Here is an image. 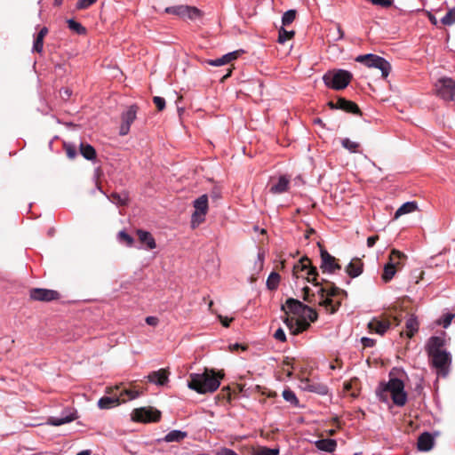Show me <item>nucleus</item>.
I'll return each instance as SVG.
<instances>
[{"label": "nucleus", "instance_id": "1", "mask_svg": "<svg viewBox=\"0 0 455 455\" xmlns=\"http://www.w3.org/2000/svg\"><path fill=\"white\" fill-rule=\"evenodd\" d=\"M306 271L307 281L311 283L315 287L323 286L328 288V297H347V293L345 290L335 285L334 283L323 278L318 281V271L315 267L311 263V260L307 256L302 257L298 263L293 266L292 274L295 277H299V273Z\"/></svg>", "mask_w": 455, "mask_h": 455}, {"label": "nucleus", "instance_id": "2", "mask_svg": "<svg viewBox=\"0 0 455 455\" xmlns=\"http://www.w3.org/2000/svg\"><path fill=\"white\" fill-rule=\"evenodd\" d=\"M223 378V372L205 369L203 373H190L188 386L199 394L213 393L219 388Z\"/></svg>", "mask_w": 455, "mask_h": 455}, {"label": "nucleus", "instance_id": "3", "mask_svg": "<svg viewBox=\"0 0 455 455\" xmlns=\"http://www.w3.org/2000/svg\"><path fill=\"white\" fill-rule=\"evenodd\" d=\"M387 394L390 395L393 403L399 407L405 405L407 402V394L404 391V383L398 378L393 377V373L389 374V380L379 385L378 395L382 401H387Z\"/></svg>", "mask_w": 455, "mask_h": 455}, {"label": "nucleus", "instance_id": "4", "mask_svg": "<svg viewBox=\"0 0 455 455\" xmlns=\"http://www.w3.org/2000/svg\"><path fill=\"white\" fill-rule=\"evenodd\" d=\"M123 384L116 385L115 387H107L106 393L112 395V396H103L98 402V406L101 410L110 409L118 406L122 403H125L129 400H133L140 395V392L124 388L120 391L117 395L116 391L120 390Z\"/></svg>", "mask_w": 455, "mask_h": 455}, {"label": "nucleus", "instance_id": "5", "mask_svg": "<svg viewBox=\"0 0 455 455\" xmlns=\"http://www.w3.org/2000/svg\"><path fill=\"white\" fill-rule=\"evenodd\" d=\"M352 76V74L347 70L333 69L326 72L323 80L326 86L334 90H342L349 84Z\"/></svg>", "mask_w": 455, "mask_h": 455}, {"label": "nucleus", "instance_id": "6", "mask_svg": "<svg viewBox=\"0 0 455 455\" xmlns=\"http://www.w3.org/2000/svg\"><path fill=\"white\" fill-rule=\"evenodd\" d=\"M407 256L396 249H392L388 257V262L384 266L381 275L385 283L390 282L396 272L403 267V260Z\"/></svg>", "mask_w": 455, "mask_h": 455}, {"label": "nucleus", "instance_id": "7", "mask_svg": "<svg viewBox=\"0 0 455 455\" xmlns=\"http://www.w3.org/2000/svg\"><path fill=\"white\" fill-rule=\"evenodd\" d=\"M355 61L362 63L368 68L379 69L384 78L388 76L391 70V65L387 60L372 53L358 55L355 58Z\"/></svg>", "mask_w": 455, "mask_h": 455}, {"label": "nucleus", "instance_id": "8", "mask_svg": "<svg viewBox=\"0 0 455 455\" xmlns=\"http://www.w3.org/2000/svg\"><path fill=\"white\" fill-rule=\"evenodd\" d=\"M161 417V411L153 407L136 408L132 412V419L136 422H159Z\"/></svg>", "mask_w": 455, "mask_h": 455}, {"label": "nucleus", "instance_id": "9", "mask_svg": "<svg viewBox=\"0 0 455 455\" xmlns=\"http://www.w3.org/2000/svg\"><path fill=\"white\" fill-rule=\"evenodd\" d=\"M432 365L437 370L439 374L446 376L451 362V355L446 351L436 352L429 355Z\"/></svg>", "mask_w": 455, "mask_h": 455}, {"label": "nucleus", "instance_id": "10", "mask_svg": "<svg viewBox=\"0 0 455 455\" xmlns=\"http://www.w3.org/2000/svg\"><path fill=\"white\" fill-rule=\"evenodd\" d=\"M29 298L35 301L50 302L60 299V294L55 290L32 288L29 291Z\"/></svg>", "mask_w": 455, "mask_h": 455}, {"label": "nucleus", "instance_id": "11", "mask_svg": "<svg viewBox=\"0 0 455 455\" xmlns=\"http://www.w3.org/2000/svg\"><path fill=\"white\" fill-rule=\"evenodd\" d=\"M437 94L444 100H451L455 97V81L451 78H442L435 84Z\"/></svg>", "mask_w": 455, "mask_h": 455}, {"label": "nucleus", "instance_id": "12", "mask_svg": "<svg viewBox=\"0 0 455 455\" xmlns=\"http://www.w3.org/2000/svg\"><path fill=\"white\" fill-rule=\"evenodd\" d=\"M320 247V256H321V266L320 269L323 273H334L335 270H339L341 266L337 262L335 257L331 255L323 247L318 243Z\"/></svg>", "mask_w": 455, "mask_h": 455}, {"label": "nucleus", "instance_id": "13", "mask_svg": "<svg viewBox=\"0 0 455 455\" xmlns=\"http://www.w3.org/2000/svg\"><path fill=\"white\" fill-rule=\"evenodd\" d=\"M328 106L331 110H340L350 114H362L358 106L344 98H337L330 100Z\"/></svg>", "mask_w": 455, "mask_h": 455}, {"label": "nucleus", "instance_id": "14", "mask_svg": "<svg viewBox=\"0 0 455 455\" xmlns=\"http://www.w3.org/2000/svg\"><path fill=\"white\" fill-rule=\"evenodd\" d=\"M164 12L177 15L180 18H188L189 20H196L200 16V11L196 7H190L188 5H177L166 7Z\"/></svg>", "mask_w": 455, "mask_h": 455}, {"label": "nucleus", "instance_id": "15", "mask_svg": "<svg viewBox=\"0 0 455 455\" xmlns=\"http://www.w3.org/2000/svg\"><path fill=\"white\" fill-rule=\"evenodd\" d=\"M195 212L192 215V222L202 223L204 220V215L208 211V196L207 195H203L199 196L194 202Z\"/></svg>", "mask_w": 455, "mask_h": 455}, {"label": "nucleus", "instance_id": "16", "mask_svg": "<svg viewBox=\"0 0 455 455\" xmlns=\"http://www.w3.org/2000/svg\"><path fill=\"white\" fill-rule=\"evenodd\" d=\"M391 321L385 317H375L368 323V329L370 332H374L379 335H383L390 327Z\"/></svg>", "mask_w": 455, "mask_h": 455}, {"label": "nucleus", "instance_id": "17", "mask_svg": "<svg viewBox=\"0 0 455 455\" xmlns=\"http://www.w3.org/2000/svg\"><path fill=\"white\" fill-rule=\"evenodd\" d=\"M286 308H288L289 312L295 315H299V317L300 315H305L306 305L296 299L289 298L286 300L285 305H282L281 310L284 311L285 314L288 313Z\"/></svg>", "mask_w": 455, "mask_h": 455}, {"label": "nucleus", "instance_id": "18", "mask_svg": "<svg viewBox=\"0 0 455 455\" xmlns=\"http://www.w3.org/2000/svg\"><path fill=\"white\" fill-rule=\"evenodd\" d=\"M290 179L285 176H280L276 180H271L269 192L274 195L287 192L290 188Z\"/></svg>", "mask_w": 455, "mask_h": 455}, {"label": "nucleus", "instance_id": "19", "mask_svg": "<svg viewBox=\"0 0 455 455\" xmlns=\"http://www.w3.org/2000/svg\"><path fill=\"white\" fill-rule=\"evenodd\" d=\"M300 387L305 391L313 392L319 395H326L328 392V387L325 385L312 382L309 379H301Z\"/></svg>", "mask_w": 455, "mask_h": 455}, {"label": "nucleus", "instance_id": "20", "mask_svg": "<svg viewBox=\"0 0 455 455\" xmlns=\"http://www.w3.org/2000/svg\"><path fill=\"white\" fill-rule=\"evenodd\" d=\"M169 371L166 369H160L158 371H152L148 376L147 377L148 381L164 386L165 385L169 380Z\"/></svg>", "mask_w": 455, "mask_h": 455}, {"label": "nucleus", "instance_id": "21", "mask_svg": "<svg viewBox=\"0 0 455 455\" xmlns=\"http://www.w3.org/2000/svg\"><path fill=\"white\" fill-rule=\"evenodd\" d=\"M363 270V263L359 258H354L346 267V272L351 278L359 276Z\"/></svg>", "mask_w": 455, "mask_h": 455}, {"label": "nucleus", "instance_id": "22", "mask_svg": "<svg viewBox=\"0 0 455 455\" xmlns=\"http://www.w3.org/2000/svg\"><path fill=\"white\" fill-rule=\"evenodd\" d=\"M434 445V437L428 432L421 434L418 438L417 446L421 451H428Z\"/></svg>", "mask_w": 455, "mask_h": 455}, {"label": "nucleus", "instance_id": "23", "mask_svg": "<svg viewBox=\"0 0 455 455\" xmlns=\"http://www.w3.org/2000/svg\"><path fill=\"white\" fill-rule=\"evenodd\" d=\"M137 235H138L139 241L142 244H145L146 248L148 250H153V249H155L156 247V243L155 238L153 237L151 233H149L148 231H145V230H142V229H138L137 230Z\"/></svg>", "mask_w": 455, "mask_h": 455}, {"label": "nucleus", "instance_id": "24", "mask_svg": "<svg viewBox=\"0 0 455 455\" xmlns=\"http://www.w3.org/2000/svg\"><path fill=\"white\" fill-rule=\"evenodd\" d=\"M335 297H325L320 299L318 305L324 307L331 314H334L341 306L340 300H334Z\"/></svg>", "mask_w": 455, "mask_h": 455}, {"label": "nucleus", "instance_id": "25", "mask_svg": "<svg viewBox=\"0 0 455 455\" xmlns=\"http://www.w3.org/2000/svg\"><path fill=\"white\" fill-rule=\"evenodd\" d=\"M315 447L318 450L333 452L337 447V442L334 439H320L315 442Z\"/></svg>", "mask_w": 455, "mask_h": 455}, {"label": "nucleus", "instance_id": "26", "mask_svg": "<svg viewBox=\"0 0 455 455\" xmlns=\"http://www.w3.org/2000/svg\"><path fill=\"white\" fill-rule=\"evenodd\" d=\"M136 116H123L122 121L119 126V135L125 136L129 133L130 127L133 124Z\"/></svg>", "mask_w": 455, "mask_h": 455}, {"label": "nucleus", "instance_id": "27", "mask_svg": "<svg viewBox=\"0 0 455 455\" xmlns=\"http://www.w3.org/2000/svg\"><path fill=\"white\" fill-rule=\"evenodd\" d=\"M188 436V433L180 430H172L164 437L166 443H180Z\"/></svg>", "mask_w": 455, "mask_h": 455}, {"label": "nucleus", "instance_id": "28", "mask_svg": "<svg viewBox=\"0 0 455 455\" xmlns=\"http://www.w3.org/2000/svg\"><path fill=\"white\" fill-rule=\"evenodd\" d=\"M405 326H406V336L408 338H412L414 336V334L418 331V329H419V323L416 319V317H414L412 315L409 316V318L406 320V323H405Z\"/></svg>", "mask_w": 455, "mask_h": 455}, {"label": "nucleus", "instance_id": "29", "mask_svg": "<svg viewBox=\"0 0 455 455\" xmlns=\"http://www.w3.org/2000/svg\"><path fill=\"white\" fill-rule=\"evenodd\" d=\"M418 208L416 202H407L397 209L395 213V219H398L400 216L407 213L413 212Z\"/></svg>", "mask_w": 455, "mask_h": 455}, {"label": "nucleus", "instance_id": "30", "mask_svg": "<svg viewBox=\"0 0 455 455\" xmlns=\"http://www.w3.org/2000/svg\"><path fill=\"white\" fill-rule=\"evenodd\" d=\"M443 346V340L440 337H432L428 343V355H433L436 352H442L441 349Z\"/></svg>", "mask_w": 455, "mask_h": 455}, {"label": "nucleus", "instance_id": "31", "mask_svg": "<svg viewBox=\"0 0 455 455\" xmlns=\"http://www.w3.org/2000/svg\"><path fill=\"white\" fill-rule=\"evenodd\" d=\"M80 153L87 160H93L96 158V150L90 144H80Z\"/></svg>", "mask_w": 455, "mask_h": 455}, {"label": "nucleus", "instance_id": "32", "mask_svg": "<svg viewBox=\"0 0 455 455\" xmlns=\"http://www.w3.org/2000/svg\"><path fill=\"white\" fill-rule=\"evenodd\" d=\"M76 417L73 414H68L66 416H62L60 418L51 417L48 419V422L52 426H60L74 420Z\"/></svg>", "mask_w": 455, "mask_h": 455}, {"label": "nucleus", "instance_id": "33", "mask_svg": "<svg viewBox=\"0 0 455 455\" xmlns=\"http://www.w3.org/2000/svg\"><path fill=\"white\" fill-rule=\"evenodd\" d=\"M295 323H296L295 329H294V331H292L293 335H298V334L303 332L304 331H307L310 326V323L306 319H303L302 317L296 319Z\"/></svg>", "mask_w": 455, "mask_h": 455}, {"label": "nucleus", "instance_id": "34", "mask_svg": "<svg viewBox=\"0 0 455 455\" xmlns=\"http://www.w3.org/2000/svg\"><path fill=\"white\" fill-rule=\"evenodd\" d=\"M251 455H279V449L259 446L252 451Z\"/></svg>", "mask_w": 455, "mask_h": 455}, {"label": "nucleus", "instance_id": "35", "mask_svg": "<svg viewBox=\"0 0 455 455\" xmlns=\"http://www.w3.org/2000/svg\"><path fill=\"white\" fill-rule=\"evenodd\" d=\"M280 282V275L276 272H272L267 280V286L269 290L274 291L277 288Z\"/></svg>", "mask_w": 455, "mask_h": 455}, {"label": "nucleus", "instance_id": "36", "mask_svg": "<svg viewBox=\"0 0 455 455\" xmlns=\"http://www.w3.org/2000/svg\"><path fill=\"white\" fill-rule=\"evenodd\" d=\"M341 145L351 153H357L360 148V144L358 142L352 141L347 138L341 140Z\"/></svg>", "mask_w": 455, "mask_h": 455}, {"label": "nucleus", "instance_id": "37", "mask_svg": "<svg viewBox=\"0 0 455 455\" xmlns=\"http://www.w3.org/2000/svg\"><path fill=\"white\" fill-rule=\"evenodd\" d=\"M283 397L285 401L291 403L292 405L294 406H298L299 405V400L295 395V393L293 391H291V389H284L283 391Z\"/></svg>", "mask_w": 455, "mask_h": 455}, {"label": "nucleus", "instance_id": "38", "mask_svg": "<svg viewBox=\"0 0 455 455\" xmlns=\"http://www.w3.org/2000/svg\"><path fill=\"white\" fill-rule=\"evenodd\" d=\"M443 25L451 26L455 23V7L450 9L446 14L441 19Z\"/></svg>", "mask_w": 455, "mask_h": 455}, {"label": "nucleus", "instance_id": "39", "mask_svg": "<svg viewBox=\"0 0 455 455\" xmlns=\"http://www.w3.org/2000/svg\"><path fill=\"white\" fill-rule=\"evenodd\" d=\"M300 317L306 320L308 319L310 322L314 323L317 320L318 314L314 308L306 305L305 315H300Z\"/></svg>", "mask_w": 455, "mask_h": 455}, {"label": "nucleus", "instance_id": "40", "mask_svg": "<svg viewBox=\"0 0 455 455\" xmlns=\"http://www.w3.org/2000/svg\"><path fill=\"white\" fill-rule=\"evenodd\" d=\"M294 35V31L292 30H286L283 28H282L279 30V36H278V43L284 44L286 41L290 40Z\"/></svg>", "mask_w": 455, "mask_h": 455}, {"label": "nucleus", "instance_id": "41", "mask_svg": "<svg viewBox=\"0 0 455 455\" xmlns=\"http://www.w3.org/2000/svg\"><path fill=\"white\" fill-rule=\"evenodd\" d=\"M68 28L76 32L77 34L79 35H83L85 33V28L79 23V22H76V20L70 19V20H68Z\"/></svg>", "mask_w": 455, "mask_h": 455}, {"label": "nucleus", "instance_id": "42", "mask_svg": "<svg viewBox=\"0 0 455 455\" xmlns=\"http://www.w3.org/2000/svg\"><path fill=\"white\" fill-rule=\"evenodd\" d=\"M303 292V299L307 301V303H315V294L312 292L311 289L307 286H305L302 289Z\"/></svg>", "mask_w": 455, "mask_h": 455}, {"label": "nucleus", "instance_id": "43", "mask_svg": "<svg viewBox=\"0 0 455 455\" xmlns=\"http://www.w3.org/2000/svg\"><path fill=\"white\" fill-rule=\"evenodd\" d=\"M296 17V12L294 10H289L285 12L282 17V22L283 26L291 24Z\"/></svg>", "mask_w": 455, "mask_h": 455}, {"label": "nucleus", "instance_id": "44", "mask_svg": "<svg viewBox=\"0 0 455 455\" xmlns=\"http://www.w3.org/2000/svg\"><path fill=\"white\" fill-rule=\"evenodd\" d=\"M359 380L357 378H354L349 381L344 382V389L347 392H352V395L355 396V394L353 392L355 388H356Z\"/></svg>", "mask_w": 455, "mask_h": 455}, {"label": "nucleus", "instance_id": "45", "mask_svg": "<svg viewBox=\"0 0 455 455\" xmlns=\"http://www.w3.org/2000/svg\"><path fill=\"white\" fill-rule=\"evenodd\" d=\"M118 238L121 242L125 243L128 246H132L134 243V239L125 231H120L118 233Z\"/></svg>", "mask_w": 455, "mask_h": 455}, {"label": "nucleus", "instance_id": "46", "mask_svg": "<svg viewBox=\"0 0 455 455\" xmlns=\"http://www.w3.org/2000/svg\"><path fill=\"white\" fill-rule=\"evenodd\" d=\"M110 197H111L112 202L116 204L125 205L127 204V198L122 197L121 195H119L117 193H112Z\"/></svg>", "mask_w": 455, "mask_h": 455}, {"label": "nucleus", "instance_id": "47", "mask_svg": "<svg viewBox=\"0 0 455 455\" xmlns=\"http://www.w3.org/2000/svg\"><path fill=\"white\" fill-rule=\"evenodd\" d=\"M96 2L97 0H78L76 6V9L83 10L88 8Z\"/></svg>", "mask_w": 455, "mask_h": 455}, {"label": "nucleus", "instance_id": "48", "mask_svg": "<svg viewBox=\"0 0 455 455\" xmlns=\"http://www.w3.org/2000/svg\"><path fill=\"white\" fill-rule=\"evenodd\" d=\"M228 63H229V62L228 61L227 59H225V55H223L220 58H218V59H215V60H212L209 61L210 65L215 66V67L223 66V65L228 64Z\"/></svg>", "mask_w": 455, "mask_h": 455}, {"label": "nucleus", "instance_id": "49", "mask_svg": "<svg viewBox=\"0 0 455 455\" xmlns=\"http://www.w3.org/2000/svg\"><path fill=\"white\" fill-rule=\"evenodd\" d=\"M154 103L156 104L158 111H163L165 107V100L162 97L156 96L153 100Z\"/></svg>", "mask_w": 455, "mask_h": 455}, {"label": "nucleus", "instance_id": "50", "mask_svg": "<svg viewBox=\"0 0 455 455\" xmlns=\"http://www.w3.org/2000/svg\"><path fill=\"white\" fill-rule=\"evenodd\" d=\"M64 148L66 149V153H67V156L70 158V159H73L76 157V148L72 145H68V144H64Z\"/></svg>", "mask_w": 455, "mask_h": 455}, {"label": "nucleus", "instance_id": "51", "mask_svg": "<svg viewBox=\"0 0 455 455\" xmlns=\"http://www.w3.org/2000/svg\"><path fill=\"white\" fill-rule=\"evenodd\" d=\"M43 46H44V39L36 37V39L34 41L33 51L36 52H41L43 51Z\"/></svg>", "mask_w": 455, "mask_h": 455}, {"label": "nucleus", "instance_id": "52", "mask_svg": "<svg viewBox=\"0 0 455 455\" xmlns=\"http://www.w3.org/2000/svg\"><path fill=\"white\" fill-rule=\"evenodd\" d=\"M284 323L286 324V326L289 328V330L291 331V332L292 333V331H294L295 329V322H296V319L294 317H289V316H286L283 320Z\"/></svg>", "mask_w": 455, "mask_h": 455}, {"label": "nucleus", "instance_id": "53", "mask_svg": "<svg viewBox=\"0 0 455 455\" xmlns=\"http://www.w3.org/2000/svg\"><path fill=\"white\" fill-rule=\"evenodd\" d=\"M274 338L279 341L284 342L286 341V336L282 328H278L274 333Z\"/></svg>", "mask_w": 455, "mask_h": 455}, {"label": "nucleus", "instance_id": "54", "mask_svg": "<svg viewBox=\"0 0 455 455\" xmlns=\"http://www.w3.org/2000/svg\"><path fill=\"white\" fill-rule=\"evenodd\" d=\"M218 318L220 319L221 324L224 326V327H228L230 325V323L233 322L234 318L233 317H227V316H223L221 315H218Z\"/></svg>", "mask_w": 455, "mask_h": 455}, {"label": "nucleus", "instance_id": "55", "mask_svg": "<svg viewBox=\"0 0 455 455\" xmlns=\"http://www.w3.org/2000/svg\"><path fill=\"white\" fill-rule=\"evenodd\" d=\"M361 342L364 347H372L375 345V340L367 337H363Z\"/></svg>", "mask_w": 455, "mask_h": 455}, {"label": "nucleus", "instance_id": "56", "mask_svg": "<svg viewBox=\"0 0 455 455\" xmlns=\"http://www.w3.org/2000/svg\"><path fill=\"white\" fill-rule=\"evenodd\" d=\"M241 54V51H234L225 54V59L228 60V62L235 60Z\"/></svg>", "mask_w": 455, "mask_h": 455}, {"label": "nucleus", "instance_id": "57", "mask_svg": "<svg viewBox=\"0 0 455 455\" xmlns=\"http://www.w3.org/2000/svg\"><path fill=\"white\" fill-rule=\"evenodd\" d=\"M216 455H237V453L228 448H221L216 452Z\"/></svg>", "mask_w": 455, "mask_h": 455}, {"label": "nucleus", "instance_id": "58", "mask_svg": "<svg viewBox=\"0 0 455 455\" xmlns=\"http://www.w3.org/2000/svg\"><path fill=\"white\" fill-rule=\"evenodd\" d=\"M247 347H248L246 345H242V344H238V343H235V344H233V345L229 346V349H230L231 352H236L239 349H241L243 351H245V350H247Z\"/></svg>", "mask_w": 455, "mask_h": 455}, {"label": "nucleus", "instance_id": "59", "mask_svg": "<svg viewBox=\"0 0 455 455\" xmlns=\"http://www.w3.org/2000/svg\"><path fill=\"white\" fill-rule=\"evenodd\" d=\"M72 94V91L68 88H62L60 91V95L62 100H68Z\"/></svg>", "mask_w": 455, "mask_h": 455}, {"label": "nucleus", "instance_id": "60", "mask_svg": "<svg viewBox=\"0 0 455 455\" xmlns=\"http://www.w3.org/2000/svg\"><path fill=\"white\" fill-rule=\"evenodd\" d=\"M328 288H324L323 286L318 287L317 295L320 297V299L328 297Z\"/></svg>", "mask_w": 455, "mask_h": 455}, {"label": "nucleus", "instance_id": "61", "mask_svg": "<svg viewBox=\"0 0 455 455\" xmlns=\"http://www.w3.org/2000/svg\"><path fill=\"white\" fill-rule=\"evenodd\" d=\"M453 317H454V315H453L452 314H448V315H446L444 316V318H443V323H442L443 326L444 328H447V327L451 324V321H452Z\"/></svg>", "mask_w": 455, "mask_h": 455}, {"label": "nucleus", "instance_id": "62", "mask_svg": "<svg viewBox=\"0 0 455 455\" xmlns=\"http://www.w3.org/2000/svg\"><path fill=\"white\" fill-rule=\"evenodd\" d=\"M145 321L148 325L151 326H156L159 323L158 318L156 316H148L146 317Z\"/></svg>", "mask_w": 455, "mask_h": 455}, {"label": "nucleus", "instance_id": "63", "mask_svg": "<svg viewBox=\"0 0 455 455\" xmlns=\"http://www.w3.org/2000/svg\"><path fill=\"white\" fill-rule=\"evenodd\" d=\"M379 239V235H371L367 238V246L368 247H373L376 243V242Z\"/></svg>", "mask_w": 455, "mask_h": 455}, {"label": "nucleus", "instance_id": "64", "mask_svg": "<svg viewBox=\"0 0 455 455\" xmlns=\"http://www.w3.org/2000/svg\"><path fill=\"white\" fill-rule=\"evenodd\" d=\"M294 358L286 356L283 361V366H290V368H293Z\"/></svg>", "mask_w": 455, "mask_h": 455}]
</instances>
